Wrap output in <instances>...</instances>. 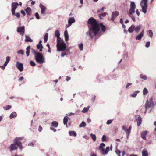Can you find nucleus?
Returning <instances> with one entry per match:
<instances>
[{
    "label": "nucleus",
    "mask_w": 156,
    "mask_h": 156,
    "mask_svg": "<svg viewBox=\"0 0 156 156\" xmlns=\"http://www.w3.org/2000/svg\"><path fill=\"white\" fill-rule=\"evenodd\" d=\"M141 28V27L140 26H137L134 29L135 31L136 32L138 33L139 32V30H140Z\"/></svg>",
    "instance_id": "nucleus-36"
},
{
    "label": "nucleus",
    "mask_w": 156,
    "mask_h": 156,
    "mask_svg": "<svg viewBox=\"0 0 156 156\" xmlns=\"http://www.w3.org/2000/svg\"><path fill=\"white\" fill-rule=\"evenodd\" d=\"M132 84L131 83H127V85L126 86V88H127L129 87H131L132 85Z\"/></svg>",
    "instance_id": "nucleus-49"
},
{
    "label": "nucleus",
    "mask_w": 156,
    "mask_h": 156,
    "mask_svg": "<svg viewBox=\"0 0 156 156\" xmlns=\"http://www.w3.org/2000/svg\"><path fill=\"white\" fill-rule=\"evenodd\" d=\"M36 62L38 63L41 64L45 62V58L43 54L36 50H32Z\"/></svg>",
    "instance_id": "nucleus-4"
},
{
    "label": "nucleus",
    "mask_w": 156,
    "mask_h": 156,
    "mask_svg": "<svg viewBox=\"0 0 156 156\" xmlns=\"http://www.w3.org/2000/svg\"><path fill=\"white\" fill-rule=\"evenodd\" d=\"M25 11L27 15H30L31 13V9L30 7H27L25 9Z\"/></svg>",
    "instance_id": "nucleus-25"
},
{
    "label": "nucleus",
    "mask_w": 156,
    "mask_h": 156,
    "mask_svg": "<svg viewBox=\"0 0 156 156\" xmlns=\"http://www.w3.org/2000/svg\"><path fill=\"white\" fill-rule=\"evenodd\" d=\"M17 53L18 54H20L22 55H23L24 54V51L23 50H20L18 51L17 52Z\"/></svg>",
    "instance_id": "nucleus-40"
},
{
    "label": "nucleus",
    "mask_w": 156,
    "mask_h": 156,
    "mask_svg": "<svg viewBox=\"0 0 156 156\" xmlns=\"http://www.w3.org/2000/svg\"><path fill=\"white\" fill-rule=\"evenodd\" d=\"M105 9V8L104 7H103L101 9H99L97 12L98 13L100 12H102L104 11V9Z\"/></svg>",
    "instance_id": "nucleus-48"
},
{
    "label": "nucleus",
    "mask_w": 156,
    "mask_h": 156,
    "mask_svg": "<svg viewBox=\"0 0 156 156\" xmlns=\"http://www.w3.org/2000/svg\"><path fill=\"white\" fill-rule=\"evenodd\" d=\"M50 129L53 130V131L55 132L56 131V129H55V128H50Z\"/></svg>",
    "instance_id": "nucleus-59"
},
{
    "label": "nucleus",
    "mask_w": 156,
    "mask_h": 156,
    "mask_svg": "<svg viewBox=\"0 0 156 156\" xmlns=\"http://www.w3.org/2000/svg\"><path fill=\"white\" fill-rule=\"evenodd\" d=\"M122 129L124 131H125L126 130V126H122Z\"/></svg>",
    "instance_id": "nucleus-56"
},
{
    "label": "nucleus",
    "mask_w": 156,
    "mask_h": 156,
    "mask_svg": "<svg viewBox=\"0 0 156 156\" xmlns=\"http://www.w3.org/2000/svg\"><path fill=\"white\" fill-rule=\"evenodd\" d=\"M90 136L92 139L94 141H95L96 140V135L95 134L91 133L90 134Z\"/></svg>",
    "instance_id": "nucleus-33"
},
{
    "label": "nucleus",
    "mask_w": 156,
    "mask_h": 156,
    "mask_svg": "<svg viewBox=\"0 0 156 156\" xmlns=\"http://www.w3.org/2000/svg\"><path fill=\"white\" fill-rule=\"evenodd\" d=\"M107 14V13L106 12H104V13H102L100 15L99 17L100 19H102L101 18V16L104 17L106 16Z\"/></svg>",
    "instance_id": "nucleus-41"
},
{
    "label": "nucleus",
    "mask_w": 156,
    "mask_h": 156,
    "mask_svg": "<svg viewBox=\"0 0 156 156\" xmlns=\"http://www.w3.org/2000/svg\"><path fill=\"white\" fill-rule=\"evenodd\" d=\"M13 15H14L16 16L18 18H19L20 17V13L19 12H17L16 13H15Z\"/></svg>",
    "instance_id": "nucleus-47"
},
{
    "label": "nucleus",
    "mask_w": 156,
    "mask_h": 156,
    "mask_svg": "<svg viewBox=\"0 0 156 156\" xmlns=\"http://www.w3.org/2000/svg\"><path fill=\"white\" fill-rule=\"evenodd\" d=\"M21 13L23 15V16L25 15V12L23 10L21 11Z\"/></svg>",
    "instance_id": "nucleus-55"
},
{
    "label": "nucleus",
    "mask_w": 156,
    "mask_h": 156,
    "mask_svg": "<svg viewBox=\"0 0 156 156\" xmlns=\"http://www.w3.org/2000/svg\"><path fill=\"white\" fill-rule=\"evenodd\" d=\"M75 21L74 18L73 17H70L69 18L68 20V26L67 27H68L71 26L72 23H74Z\"/></svg>",
    "instance_id": "nucleus-13"
},
{
    "label": "nucleus",
    "mask_w": 156,
    "mask_h": 156,
    "mask_svg": "<svg viewBox=\"0 0 156 156\" xmlns=\"http://www.w3.org/2000/svg\"><path fill=\"white\" fill-rule=\"evenodd\" d=\"M66 55V53L65 52H62L61 53V56L62 57H63Z\"/></svg>",
    "instance_id": "nucleus-54"
},
{
    "label": "nucleus",
    "mask_w": 156,
    "mask_h": 156,
    "mask_svg": "<svg viewBox=\"0 0 156 156\" xmlns=\"http://www.w3.org/2000/svg\"><path fill=\"white\" fill-rule=\"evenodd\" d=\"M139 91H135L130 94V96L133 97H135L137 95V94L139 92Z\"/></svg>",
    "instance_id": "nucleus-28"
},
{
    "label": "nucleus",
    "mask_w": 156,
    "mask_h": 156,
    "mask_svg": "<svg viewBox=\"0 0 156 156\" xmlns=\"http://www.w3.org/2000/svg\"><path fill=\"white\" fill-rule=\"evenodd\" d=\"M24 79V78L23 77H20L18 80L19 81H21Z\"/></svg>",
    "instance_id": "nucleus-58"
},
{
    "label": "nucleus",
    "mask_w": 156,
    "mask_h": 156,
    "mask_svg": "<svg viewBox=\"0 0 156 156\" xmlns=\"http://www.w3.org/2000/svg\"><path fill=\"white\" fill-rule=\"evenodd\" d=\"M69 134L71 136H76V132L74 131H69Z\"/></svg>",
    "instance_id": "nucleus-26"
},
{
    "label": "nucleus",
    "mask_w": 156,
    "mask_h": 156,
    "mask_svg": "<svg viewBox=\"0 0 156 156\" xmlns=\"http://www.w3.org/2000/svg\"><path fill=\"white\" fill-rule=\"evenodd\" d=\"M143 92V95H145L148 93V90L146 88H145L144 89Z\"/></svg>",
    "instance_id": "nucleus-35"
},
{
    "label": "nucleus",
    "mask_w": 156,
    "mask_h": 156,
    "mask_svg": "<svg viewBox=\"0 0 156 156\" xmlns=\"http://www.w3.org/2000/svg\"><path fill=\"white\" fill-rule=\"evenodd\" d=\"M16 66L18 69L21 72L23 70V66L22 63H19L18 61H17Z\"/></svg>",
    "instance_id": "nucleus-12"
},
{
    "label": "nucleus",
    "mask_w": 156,
    "mask_h": 156,
    "mask_svg": "<svg viewBox=\"0 0 156 156\" xmlns=\"http://www.w3.org/2000/svg\"><path fill=\"white\" fill-rule=\"evenodd\" d=\"M26 39L25 40V41L29 42H32L33 41V40L31 39L28 36L25 35Z\"/></svg>",
    "instance_id": "nucleus-24"
},
{
    "label": "nucleus",
    "mask_w": 156,
    "mask_h": 156,
    "mask_svg": "<svg viewBox=\"0 0 156 156\" xmlns=\"http://www.w3.org/2000/svg\"><path fill=\"white\" fill-rule=\"evenodd\" d=\"M55 35L57 37V51H62L66 49V45L63 40L60 37V32L58 30H56L55 32Z\"/></svg>",
    "instance_id": "nucleus-2"
},
{
    "label": "nucleus",
    "mask_w": 156,
    "mask_h": 156,
    "mask_svg": "<svg viewBox=\"0 0 156 156\" xmlns=\"http://www.w3.org/2000/svg\"><path fill=\"white\" fill-rule=\"evenodd\" d=\"M140 77L144 80H146L147 79V76L146 75H143V74H140Z\"/></svg>",
    "instance_id": "nucleus-29"
},
{
    "label": "nucleus",
    "mask_w": 156,
    "mask_h": 156,
    "mask_svg": "<svg viewBox=\"0 0 156 156\" xmlns=\"http://www.w3.org/2000/svg\"><path fill=\"white\" fill-rule=\"evenodd\" d=\"M58 123L56 121H53L51 123V126L55 128L58 127Z\"/></svg>",
    "instance_id": "nucleus-23"
},
{
    "label": "nucleus",
    "mask_w": 156,
    "mask_h": 156,
    "mask_svg": "<svg viewBox=\"0 0 156 156\" xmlns=\"http://www.w3.org/2000/svg\"><path fill=\"white\" fill-rule=\"evenodd\" d=\"M69 117L67 116H65L63 119V123L65 125H67Z\"/></svg>",
    "instance_id": "nucleus-27"
},
{
    "label": "nucleus",
    "mask_w": 156,
    "mask_h": 156,
    "mask_svg": "<svg viewBox=\"0 0 156 156\" xmlns=\"http://www.w3.org/2000/svg\"><path fill=\"white\" fill-rule=\"evenodd\" d=\"M35 16L36 19L37 20H39L40 19V17L39 14L38 12H36L35 13Z\"/></svg>",
    "instance_id": "nucleus-44"
},
{
    "label": "nucleus",
    "mask_w": 156,
    "mask_h": 156,
    "mask_svg": "<svg viewBox=\"0 0 156 156\" xmlns=\"http://www.w3.org/2000/svg\"><path fill=\"white\" fill-rule=\"evenodd\" d=\"M11 108V106L10 105H8L7 106H6L5 107H3L4 109L5 110H8L9 109H10Z\"/></svg>",
    "instance_id": "nucleus-38"
},
{
    "label": "nucleus",
    "mask_w": 156,
    "mask_h": 156,
    "mask_svg": "<svg viewBox=\"0 0 156 156\" xmlns=\"http://www.w3.org/2000/svg\"><path fill=\"white\" fill-rule=\"evenodd\" d=\"M150 45V42L149 41H148L146 42L145 46L147 48H148L149 47Z\"/></svg>",
    "instance_id": "nucleus-50"
},
{
    "label": "nucleus",
    "mask_w": 156,
    "mask_h": 156,
    "mask_svg": "<svg viewBox=\"0 0 156 156\" xmlns=\"http://www.w3.org/2000/svg\"><path fill=\"white\" fill-rule=\"evenodd\" d=\"M154 105V103L153 102V98H151L149 101L148 100L147 101V102L145 105V108L146 110H147L150 107L153 106Z\"/></svg>",
    "instance_id": "nucleus-8"
},
{
    "label": "nucleus",
    "mask_w": 156,
    "mask_h": 156,
    "mask_svg": "<svg viewBox=\"0 0 156 156\" xmlns=\"http://www.w3.org/2000/svg\"><path fill=\"white\" fill-rule=\"evenodd\" d=\"M112 120H108L106 122V124L107 125H109L112 123Z\"/></svg>",
    "instance_id": "nucleus-51"
},
{
    "label": "nucleus",
    "mask_w": 156,
    "mask_h": 156,
    "mask_svg": "<svg viewBox=\"0 0 156 156\" xmlns=\"http://www.w3.org/2000/svg\"><path fill=\"white\" fill-rule=\"evenodd\" d=\"M147 130L144 131L142 132L141 133V137L144 140H146V138L145 137V136L147 134Z\"/></svg>",
    "instance_id": "nucleus-15"
},
{
    "label": "nucleus",
    "mask_w": 156,
    "mask_h": 156,
    "mask_svg": "<svg viewBox=\"0 0 156 156\" xmlns=\"http://www.w3.org/2000/svg\"><path fill=\"white\" fill-rule=\"evenodd\" d=\"M22 138L20 137H16L13 140L14 143L11 144L9 146V151L12 152L13 150H16L18 147L21 150L23 147L22 145V142L20 140Z\"/></svg>",
    "instance_id": "nucleus-3"
},
{
    "label": "nucleus",
    "mask_w": 156,
    "mask_h": 156,
    "mask_svg": "<svg viewBox=\"0 0 156 156\" xmlns=\"http://www.w3.org/2000/svg\"><path fill=\"white\" fill-rule=\"evenodd\" d=\"M42 130V128L41 127V126H39V129H38V131L39 132H41Z\"/></svg>",
    "instance_id": "nucleus-53"
},
{
    "label": "nucleus",
    "mask_w": 156,
    "mask_h": 156,
    "mask_svg": "<svg viewBox=\"0 0 156 156\" xmlns=\"http://www.w3.org/2000/svg\"><path fill=\"white\" fill-rule=\"evenodd\" d=\"M17 116V114L16 112H14L11 113L10 115L9 118L12 119L16 117Z\"/></svg>",
    "instance_id": "nucleus-21"
},
{
    "label": "nucleus",
    "mask_w": 156,
    "mask_h": 156,
    "mask_svg": "<svg viewBox=\"0 0 156 156\" xmlns=\"http://www.w3.org/2000/svg\"><path fill=\"white\" fill-rule=\"evenodd\" d=\"M30 64L32 66H34L36 65L35 63L32 61H30Z\"/></svg>",
    "instance_id": "nucleus-45"
},
{
    "label": "nucleus",
    "mask_w": 156,
    "mask_h": 156,
    "mask_svg": "<svg viewBox=\"0 0 156 156\" xmlns=\"http://www.w3.org/2000/svg\"><path fill=\"white\" fill-rule=\"evenodd\" d=\"M142 156H148V151L146 149H144L142 151Z\"/></svg>",
    "instance_id": "nucleus-19"
},
{
    "label": "nucleus",
    "mask_w": 156,
    "mask_h": 156,
    "mask_svg": "<svg viewBox=\"0 0 156 156\" xmlns=\"http://www.w3.org/2000/svg\"><path fill=\"white\" fill-rule=\"evenodd\" d=\"M0 67H1L3 70H4L5 69V66L3 65L2 66H0Z\"/></svg>",
    "instance_id": "nucleus-60"
},
{
    "label": "nucleus",
    "mask_w": 156,
    "mask_h": 156,
    "mask_svg": "<svg viewBox=\"0 0 156 156\" xmlns=\"http://www.w3.org/2000/svg\"><path fill=\"white\" fill-rule=\"evenodd\" d=\"M120 22L121 24L123 23V20H122V18L120 19Z\"/></svg>",
    "instance_id": "nucleus-63"
},
{
    "label": "nucleus",
    "mask_w": 156,
    "mask_h": 156,
    "mask_svg": "<svg viewBox=\"0 0 156 156\" xmlns=\"http://www.w3.org/2000/svg\"><path fill=\"white\" fill-rule=\"evenodd\" d=\"M28 145L30 146H33L34 144H33V143L31 142V143H30L28 144Z\"/></svg>",
    "instance_id": "nucleus-61"
},
{
    "label": "nucleus",
    "mask_w": 156,
    "mask_h": 156,
    "mask_svg": "<svg viewBox=\"0 0 156 156\" xmlns=\"http://www.w3.org/2000/svg\"><path fill=\"white\" fill-rule=\"evenodd\" d=\"M39 7L41 9V14H44L46 11V8L41 3L40 4Z\"/></svg>",
    "instance_id": "nucleus-14"
},
{
    "label": "nucleus",
    "mask_w": 156,
    "mask_h": 156,
    "mask_svg": "<svg viewBox=\"0 0 156 156\" xmlns=\"http://www.w3.org/2000/svg\"><path fill=\"white\" fill-rule=\"evenodd\" d=\"M10 57L9 56L7 57H6V62L8 63L10 60Z\"/></svg>",
    "instance_id": "nucleus-46"
},
{
    "label": "nucleus",
    "mask_w": 156,
    "mask_h": 156,
    "mask_svg": "<svg viewBox=\"0 0 156 156\" xmlns=\"http://www.w3.org/2000/svg\"><path fill=\"white\" fill-rule=\"evenodd\" d=\"M148 33L149 36L150 37H152L153 36V33L152 31L151 30H149L148 31Z\"/></svg>",
    "instance_id": "nucleus-32"
},
{
    "label": "nucleus",
    "mask_w": 156,
    "mask_h": 156,
    "mask_svg": "<svg viewBox=\"0 0 156 156\" xmlns=\"http://www.w3.org/2000/svg\"><path fill=\"white\" fill-rule=\"evenodd\" d=\"M74 115V113H72V112H70V113H69L68 114H66V115H68V116H71L72 115Z\"/></svg>",
    "instance_id": "nucleus-57"
},
{
    "label": "nucleus",
    "mask_w": 156,
    "mask_h": 156,
    "mask_svg": "<svg viewBox=\"0 0 156 156\" xmlns=\"http://www.w3.org/2000/svg\"><path fill=\"white\" fill-rule=\"evenodd\" d=\"M17 32L20 33L22 36H23L25 32V27L24 26L21 27H18L17 30Z\"/></svg>",
    "instance_id": "nucleus-10"
},
{
    "label": "nucleus",
    "mask_w": 156,
    "mask_h": 156,
    "mask_svg": "<svg viewBox=\"0 0 156 156\" xmlns=\"http://www.w3.org/2000/svg\"><path fill=\"white\" fill-rule=\"evenodd\" d=\"M90 156H97V155L96 154L94 153H93Z\"/></svg>",
    "instance_id": "nucleus-64"
},
{
    "label": "nucleus",
    "mask_w": 156,
    "mask_h": 156,
    "mask_svg": "<svg viewBox=\"0 0 156 156\" xmlns=\"http://www.w3.org/2000/svg\"><path fill=\"white\" fill-rule=\"evenodd\" d=\"M136 5L133 2H131L130 8L129 10V16L130 17V15L135 12V9L136 8Z\"/></svg>",
    "instance_id": "nucleus-7"
},
{
    "label": "nucleus",
    "mask_w": 156,
    "mask_h": 156,
    "mask_svg": "<svg viewBox=\"0 0 156 156\" xmlns=\"http://www.w3.org/2000/svg\"><path fill=\"white\" fill-rule=\"evenodd\" d=\"M31 47L30 46H28L26 48V54L27 57H28L30 54Z\"/></svg>",
    "instance_id": "nucleus-20"
},
{
    "label": "nucleus",
    "mask_w": 156,
    "mask_h": 156,
    "mask_svg": "<svg viewBox=\"0 0 156 156\" xmlns=\"http://www.w3.org/2000/svg\"><path fill=\"white\" fill-rule=\"evenodd\" d=\"M105 146V144L103 143H101L99 146V150L101 151V153L103 155H107L110 151V147H107L105 149L104 148Z\"/></svg>",
    "instance_id": "nucleus-5"
},
{
    "label": "nucleus",
    "mask_w": 156,
    "mask_h": 156,
    "mask_svg": "<svg viewBox=\"0 0 156 156\" xmlns=\"http://www.w3.org/2000/svg\"><path fill=\"white\" fill-rule=\"evenodd\" d=\"M48 33H46L44 35V42H45L47 41L48 37Z\"/></svg>",
    "instance_id": "nucleus-34"
},
{
    "label": "nucleus",
    "mask_w": 156,
    "mask_h": 156,
    "mask_svg": "<svg viewBox=\"0 0 156 156\" xmlns=\"http://www.w3.org/2000/svg\"><path fill=\"white\" fill-rule=\"evenodd\" d=\"M37 48L39 49L40 51L41 52L42 51L43 46L42 45L37 44Z\"/></svg>",
    "instance_id": "nucleus-31"
},
{
    "label": "nucleus",
    "mask_w": 156,
    "mask_h": 156,
    "mask_svg": "<svg viewBox=\"0 0 156 156\" xmlns=\"http://www.w3.org/2000/svg\"><path fill=\"white\" fill-rule=\"evenodd\" d=\"M89 31L86 33L87 36L93 38L98 35L101 27L103 31L105 30V27L102 24H98L96 20L93 17L90 18L87 21Z\"/></svg>",
    "instance_id": "nucleus-1"
},
{
    "label": "nucleus",
    "mask_w": 156,
    "mask_h": 156,
    "mask_svg": "<svg viewBox=\"0 0 156 156\" xmlns=\"http://www.w3.org/2000/svg\"><path fill=\"white\" fill-rule=\"evenodd\" d=\"M130 130L129 129H126V131H125L126 134H129L130 132Z\"/></svg>",
    "instance_id": "nucleus-52"
},
{
    "label": "nucleus",
    "mask_w": 156,
    "mask_h": 156,
    "mask_svg": "<svg viewBox=\"0 0 156 156\" xmlns=\"http://www.w3.org/2000/svg\"><path fill=\"white\" fill-rule=\"evenodd\" d=\"M115 152L118 156H120V153H121V151L117 149L115 151Z\"/></svg>",
    "instance_id": "nucleus-42"
},
{
    "label": "nucleus",
    "mask_w": 156,
    "mask_h": 156,
    "mask_svg": "<svg viewBox=\"0 0 156 156\" xmlns=\"http://www.w3.org/2000/svg\"><path fill=\"white\" fill-rule=\"evenodd\" d=\"M119 15V13L117 11L112 12V13L111 20L112 21H114L115 19Z\"/></svg>",
    "instance_id": "nucleus-11"
},
{
    "label": "nucleus",
    "mask_w": 156,
    "mask_h": 156,
    "mask_svg": "<svg viewBox=\"0 0 156 156\" xmlns=\"http://www.w3.org/2000/svg\"><path fill=\"white\" fill-rule=\"evenodd\" d=\"M144 30L142 31V32L140 33L136 37V40H140L141 39L142 37L144 35Z\"/></svg>",
    "instance_id": "nucleus-16"
},
{
    "label": "nucleus",
    "mask_w": 156,
    "mask_h": 156,
    "mask_svg": "<svg viewBox=\"0 0 156 156\" xmlns=\"http://www.w3.org/2000/svg\"><path fill=\"white\" fill-rule=\"evenodd\" d=\"M79 47L80 51H82L83 50V46L82 43H81L79 44Z\"/></svg>",
    "instance_id": "nucleus-39"
},
{
    "label": "nucleus",
    "mask_w": 156,
    "mask_h": 156,
    "mask_svg": "<svg viewBox=\"0 0 156 156\" xmlns=\"http://www.w3.org/2000/svg\"><path fill=\"white\" fill-rule=\"evenodd\" d=\"M101 140L102 142L105 141L106 140V136L105 135L103 136Z\"/></svg>",
    "instance_id": "nucleus-43"
},
{
    "label": "nucleus",
    "mask_w": 156,
    "mask_h": 156,
    "mask_svg": "<svg viewBox=\"0 0 156 156\" xmlns=\"http://www.w3.org/2000/svg\"><path fill=\"white\" fill-rule=\"evenodd\" d=\"M86 125V124L85 122H84L83 121L82 123L80 124L79 125V127H85Z\"/></svg>",
    "instance_id": "nucleus-37"
},
{
    "label": "nucleus",
    "mask_w": 156,
    "mask_h": 156,
    "mask_svg": "<svg viewBox=\"0 0 156 156\" xmlns=\"http://www.w3.org/2000/svg\"><path fill=\"white\" fill-rule=\"evenodd\" d=\"M147 0H142L140 2V6L142 8V12L145 14L147 12Z\"/></svg>",
    "instance_id": "nucleus-6"
},
{
    "label": "nucleus",
    "mask_w": 156,
    "mask_h": 156,
    "mask_svg": "<svg viewBox=\"0 0 156 156\" xmlns=\"http://www.w3.org/2000/svg\"><path fill=\"white\" fill-rule=\"evenodd\" d=\"M19 4L16 2H12L11 4V11L12 14H15L16 9L17 8Z\"/></svg>",
    "instance_id": "nucleus-9"
},
{
    "label": "nucleus",
    "mask_w": 156,
    "mask_h": 156,
    "mask_svg": "<svg viewBox=\"0 0 156 156\" xmlns=\"http://www.w3.org/2000/svg\"><path fill=\"white\" fill-rule=\"evenodd\" d=\"M137 118L136 119L137 126H139L141 123L142 118L140 115L137 116Z\"/></svg>",
    "instance_id": "nucleus-17"
},
{
    "label": "nucleus",
    "mask_w": 156,
    "mask_h": 156,
    "mask_svg": "<svg viewBox=\"0 0 156 156\" xmlns=\"http://www.w3.org/2000/svg\"><path fill=\"white\" fill-rule=\"evenodd\" d=\"M90 108L89 106H88L87 107H84L83 109L81 111V112L82 113H86L87 112L89 109Z\"/></svg>",
    "instance_id": "nucleus-30"
},
{
    "label": "nucleus",
    "mask_w": 156,
    "mask_h": 156,
    "mask_svg": "<svg viewBox=\"0 0 156 156\" xmlns=\"http://www.w3.org/2000/svg\"><path fill=\"white\" fill-rule=\"evenodd\" d=\"M64 37L65 38V40L66 41H67L69 39V36L68 35V31L66 30L64 32Z\"/></svg>",
    "instance_id": "nucleus-18"
},
{
    "label": "nucleus",
    "mask_w": 156,
    "mask_h": 156,
    "mask_svg": "<svg viewBox=\"0 0 156 156\" xmlns=\"http://www.w3.org/2000/svg\"><path fill=\"white\" fill-rule=\"evenodd\" d=\"M135 28V26L134 25H132L129 27L128 29V31L129 33H132Z\"/></svg>",
    "instance_id": "nucleus-22"
},
{
    "label": "nucleus",
    "mask_w": 156,
    "mask_h": 156,
    "mask_svg": "<svg viewBox=\"0 0 156 156\" xmlns=\"http://www.w3.org/2000/svg\"><path fill=\"white\" fill-rule=\"evenodd\" d=\"M70 80V77H67L66 80L67 81H68L69 80Z\"/></svg>",
    "instance_id": "nucleus-62"
}]
</instances>
